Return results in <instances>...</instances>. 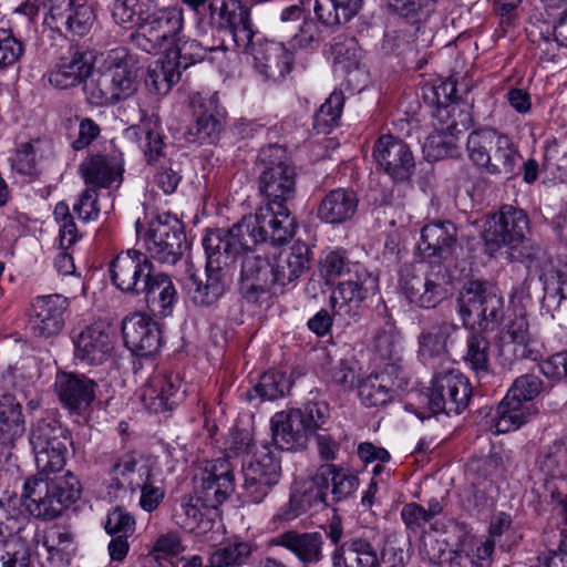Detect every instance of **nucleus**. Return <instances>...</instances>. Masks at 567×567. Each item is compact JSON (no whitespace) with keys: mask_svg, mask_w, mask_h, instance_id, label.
Segmentation results:
<instances>
[{"mask_svg":"<svg viewBox=\"0 0 567 567\" xmlns=\"http://www.w3.org/2000/svg\"><path fill=\"white\" fill-rule=\"evenodd\" d=\"M259 159L264 165L259 190L268 202L230 229L246 237L249 244L284 245L295 236L297 229L296 218L286 206L296 195V169L288 161L286 151L278 145L264 147Z\"/></svg>","mask_w":567,"mask_h":567,"instance_id":"f257e3e1","label":"nucleus"},{"mask_svg":"<svg viewBox=\"0 0 567 567\" xmlns=\"http://www.w3.org/2000/svg\"><path fill=\"white\" fill-rule=\"evenodd\" d=\"M246 237L235 234L233 229L217 228L206 233L203 246L207 256L205 282L192 275L189 295L199 307L215 303L225 291L224 267L235 262L240 251L251 247Z\"/></svg>","mask_w":567,"mask_h":567,"instance_id":"f03ea898","label":"nucleus"},{"mask_svg":"<svg viewBox=\"0 0 567 567\" xmlns=\"http://www.w3.org/2000/svg\"><path fill=\"white\" fill-rule=\"evenodd\" d=\"M355 280L341 281L331 293L332 315L326 310L317 312L309 321L308 327L318 336L329 332L332 322L338 326L348 327L360 319L362 302L370 293L378 289V277L368 271L367 268L357 266L354 268Z\"/></svg>","mask_w":567,"mask_h":567,"instance_id":"7ed1b4c3","label":"nucleus"},{"mask_svg":"<svg viewBox=\"0 0 567 567\" xmlns=\"http://www.w3.org/2000/svg\"><path fill=\"white\" fill-rule=\"evenodd\" d=\"M55 474L38 472L23 483L21 498L32 516L54 519L80 497V482L71 472Z\"/></svg>","mask_w":567,"mask_h":567,"instance_id":"20e7f679","label":"nucleus"},{"mask_svg":"<svg viewBox=\"0 0 567 567\" xmlns=\"http://www.w3.org/2000/svg\"><path fill=\"white\" fill-rule=\"evenodd\" d=\"M461 270L447 264L405 265L400 270V288L406 299L424 309L436 307L453 293Z\"/></svg>","mask_w":567,"mask_h":567,"instance_id":"39448f33","label":"nucleus"},{"mask_svg":"<svg viewBox=\"0 0 567 567\" xmlns=\"http://www.w3.org/2000/svg\"><path fill=\"white\" fill-rule=\"evenodd\" d=\"M29 442L38 472L58 473L63 470L70 436L68 429L58 420L43 417L33 423L29 433Z\"/></svg>","mask_w":567,"mask_h":567,"instance_id":"423d86ee","label":"nucleus"},{"mask_svg":"<svg viewBox=\"0 0 567 567\" xmlns=\"http://www.w3.org/2000/svg\"><path fill=\"white\" fill-rule=\"evenodd\" d=\"M244 493L251 503H261L281 480L279 452L267 443L256 447L249 462L243 464Z\"/></svg>","mask_w":567,"mask_h":567,"instance_id":"0eeeda50","label":"nucleus"},{"mask_svg":"<svg viewBox=\"0 0 567 567\" xmlns=\"http://www.w3.org/2000/svg\"><path fill=\"white\" fill-rule=\"evenodd\" d=\"M529 220L523 209L504 205L488 216L483 225L482 239L485 251L493 255L502 247L515 249L525 239Z\"/></svg>","mask_w":567,"mask_h":567,"instance_id":"6e6552de","label":"nucleus"},{"mask_svg":"<svg viewBox=\"0 0 567 567\" xmlns=\"http://www.w3.org/2000/svg\"><path fill=\"white\" fill-rule=\"evenodd\" d=\"M327 535L336 545L331 555L332 567H382L383 553L368 536H352L341 543L343 535L340 520L332 519Z\"/></svg>","mask_w":567,"mask_h":567,"instance_id":"1a4fd4ad","label":"nucleus"},{"mask_svg":"<svg viewBox=\"0 0 567 567\" xmlns=\"http://www.w3.org/2000/svg\"><path fill=\"white\" fill-rule=\"evenodd\" d=\"M184 23L183 8L177 4L161 8L145 19L136 43L148 53H158L176 41L182 34Z\"/></svg>","mask_w":567,"mask_h":567,"instance_id":"9d476101","label":"nucleus"},{"mask_svg":"<svg viewBox=\"0 0 567 567\" xmlns=\"http://www.w3.org/2000/svg\"><path fill=\"white\" fill-rule=\"evenodd\" d=\"M358 486L357 475L348 470L333 464L321 465L305 493V503L309 507L319 502L331 505L351 497Z\"/></svg>","mask_w":567,"mask_h":567,"instance_id":"9b49d317","label":"nucleus"},{"mask_svg":"<svg viewBox=\"0 0 567 567\" xmlns=\"http://www.w3.org/2000/svg\"><path fill=\"white\" fill-rule=\"evenodd\" d=\"M240 49L251 55L254 71L264 82L279 83L293 69V53L282 42L252 38L247 48Z\"/></svg>","mask_w":567,"mask_h":567,"instance_id":"f8f14e48","label":"nucleus"},{"mask_svg":"<svg viewBox=\"0 0 567 567\" xmlns=\"http://www.w3.org/2000/svg\"><path fill=\"white\" fill-rule=\"evenodd\" d=\"M156 274L148 257L136 249L120 252L111 262V280L121 291L140 297Z\"/></svg>","mask_w":567,"mask_h":567,"instance_id":"ddd939ff","label":"nucleus"},{"mask_svg":"<svg viewBox=\"0 0 567 567\" xmlns=\"http://www.w3.org/2000/svg\"><path fill=\"white\" fill-rule=\"evenodd\" d=\"M185 235L176 217L159 215L151 221L144 236V246L152 258L164 264H176L182 254Z\"/></svg>","mask_w":567,"mask_h":567,"instance_id":"4468645a","label":"nucleus"},{"mask_svg":"<svg viewBox=\"0 0 567 567\" xmlns=\"http://www.w3.org/2000/svg\"><path fill=\"white\" fill-rule=\"evenodd\" d=\"M234 491V465L229 457H219L206 464L194 495L204 508L216 511Z\"/></svg>","mask_w":567,"mask_h":567,"instance_id":"2eb2a0df","label":"nucleus"},{"mask_svg":"<svg viewBox=\"0 0 567 567\" xmlns=\"http://www.w3.org/2000/svg\"><path fill=\"white\" fill-rule=\"evenodd\" d=\"M408 377L398 363H386L360 381L358 392L361 402L369 408L383 406L391 402L399 391L408 386Z\"/></svg>","mask_w":567,"mask_h":567,"instance_id":"dca6fc26","label":"nucleus"},{"mask_svg":"<svg viewBox=\"0 0 567 567\" xmlns=\"http://www.w3.org/2000/svg\"><path fill=\"white\" fill-rule=\"evenodd\" d=\"M377 165L394 182L409 181L415 169V159L408 143L386 134L378 138L373 147Z\"/></svg>","mask_w":567,"mask_h":567,"instance_id":"f3484780","label":"nucleus"},{"mask_svg":"<svg viewBox=\"0 0 567 567\" xmlns=\"http://www.w3.org/2000/svg\"><path fill=\"white\" fill-rule=\"evenodd\" d=\"M68 308L69 300L62 295L35 297L31 303L30 330L39 338H50L59 334L63 329L64 315Z\"/></svg>","mask_w":567,"mask_h":567,"instance_id":"a211bd4d","label":"nucleus"},{"mask_svg":"<svg viewBox=\"0 0 567 567\" xmlns=\"http://www.w3.org/2000/svg\"><path fill=\"white\" fill-rule=\"evenodd\" d=\"M96 61L94 51L83 48H71L60 58L49 74V82L56 89L66 90L84 82L93 72Z\"/></svg>","mask_w":567,"mask_h":567,"instance_id":"6ab92c4d","label":"nucleus"},{"mask_svg":"<svg viewBox=\"0 0 567 567\" xmlns=\"http://www.w3.org/2000/svg\"><path fill=\"white\" fill-rule=\"evenodd\" d=\"M53 155L52 142L47 137H34L17 144L11 157V172L24 181L32 182L43 172V162Z\"/></svg>","mask_w":567,"mask_h":567,"instance_id":"aec40b11","label":"nucleus"},{"mask_svg":"<svg viewBox=\"0 0 567 567\" xmlns=\"http://www.w3.org/2000/svg\"><path fill=\"white\" fill-rule=\"evenodd\" d=\"M210 14L220 28L231 32L237 48H247L255 38L250 24V12L240 0H213Z\"/></svg>","mask_w":567,"mask_h":567,"instance_id":"412c9836","label":"nucleus"},{"mask_svg":"<svg viewBox=\"0 0 567 567\" xmlns=\"http://www.w3.org/2000/svg\"><path fill=\"white\" fill-rule=\"evenodd\" d=\"M122 333L125 346L136 355H153L162 346L159 327L144 313L126 317L122 323Z\"/></svg>","mask_w":567,"mask_h":567,"instance_id":"4be33fe9","label":"nucleus"},{"mask_svg":"<svg viewBox=\"0 0 567 567\" xmlns=\"http://www.w3.org/2000/svg\"><path fill=\"white\" fill-rule=\"evenodd\" d=\"M29 529L24 516L8 517L0 524V534L7 538L0 551V567H31L30 545L24 536Z\"/></svg>","mask_w":567,"mask_h":567,"instance_id":"5701e85b","label":"nucleus"},{"mask_svg":"<svg viewBox=\"0 0 567 567\" xmlns=\"http://www.w3.org/2000/svg\"><path fill=\"white\" fill-rule=\"evenodd\" d=\"M114 349V336L110 327L95 323L86 327L75 341V358L89 365L107 361Z\"/></svg>","mask_w":567,"mask_h":567,"instance_id":"b1692460","label":"nucleus"},{"mask_svg":"<svg viewBox=\"0 0 567 567\" xmlns=\"http://www.w3.org/2000/svg\"><path fill=\"white\" fill-rule=\"evenodd\" d=\"M54 386L64 408L82 413L94 401L97 384L84 374L60 372L55 377Z\"/></svg>","mask_w":567,"mask_h":567,"instance_id":"393cba45","label":"nucleus"},{"mask_svg":"<svg viewBox=\"0 0 567 567\" xmlns=\"http://www.w3.org/2000/svg\"><path fill=\"white\" fill-rule=\"evenodd\" d=\"M271 432L275 444L286 451L303 449L311 434L299 409L277 412L271 417Z\"/></svg>","mask_w":567,"mask_h":567,"instance_id":"a878e982","label":"nucleus"},{"mask_svg":"<svg viewBox=\"0 0 567 567\" xmlns=\"http://www.w3.org/2000/svg\"><path fill=\"white\" fill-rule=\"evenodd\" d=\"M310 247L301 241L293 243L275 258L271 282L282 287L295 282L310 268Z\"/></svg>","mask_w":567,"mask_h":567,"instance_id":"bb28decb","label":"nucleus"},{"mask_svg":"<svg viewBox=\"0 0 567 567\" xmlns=\"http://www.w3.org/2000/svg\"><path fill=\"white\" fill-rule=\"evenodd\" d=\"M182 381L176 373L155 375L143 390L142 399L155 413L173 410L183 399Z\"/></svg>","mask_w":567,"mask_h":567,"instance_id":"cd10ccee","label":"nucleus"},{"mask_svg":"<svg viewBox=\"0 0 567 567\" xmlns=\"http://www.w3.org/2000/svg\"><path fill=\"white\" fill-rule=\"evenodd\" d=\"M504 347L509 348L516 359L536 362L543 358L544 344L529 331V323L525 316L516 317L507 324Z\"/></svg>","mask_w":567,"mask_h":567,"instance_id":"c85d7f7f","label":"nucleus"},{"mask_svg":"<svg viewBox=\"0 0 567 567\" xmlns=\"http://www.w3.org/2000/svg\"><path fill=\"white\" fill-rule=\"evenodd\" d=\"M458 375L452 370L435 377L433 386L426 393L421 394L422 402L426 403L434 414L444 412L447 415H457L461 411L457 401Z\"/></svg>","mask_w":567,"mask_h":567,"instance_id":"c756f323","label":"nucleus"},{"mask_svg":"<svg viewBox=\"0 0 567 567\" xmlns=\"http://www.w3.org/2000/svg\"><path fill=\"white\" fill-rule=\"evenodd\" d=\"M152 315L167 318L178 302V292L169 275L156 271L142 295Z\"/></svg>","mask_w":567,"mask_h":567,"instance_id":"7c9ffc66","label":"nucleus"},{"mask_svg":"<svg viewBox=\"0 0 567 567\" xmlns=\"http://www.w3.org/2000/svg\"><path fill=\"white\" fill-rule=\"evenodd\" d=\"M153 463L143 454L130 451L120 455L111 468V475L120 487L136 492L143 480L153 474Z\"/></svg>","mask_w":567,"mask_h":567,"instance_id":"2f4dec72","label":"nucleus"},{"mask_svg":"<svg viewBox=\"0 0 567 567\" xmlns=\"http://www.w3.org/2000/svg\"><path fill=\"white\" fill-rule=\"evenodd\" d=\"M323 537L318 532L299 533L287 530L272 539L275 546L291 551L302 564L315 565L323 558Z\"/></svg>","mask_w":567,"mask_h":567,"instance_id":"473e14b6","label":"nucleus"},{"mask_svg":"<svg viewBox=\"0 0 567 567\" xmlns=\"http://www.w3.org/2000/svg\"><path fill=\"white\" fill-rule=\"evenodd\" d=\"M358 205L359 198L353 189L336 188L320 200L317 217L327 224H342L355 215Z\"/></svg>","mask_w":567,"mask_h":567,"instance_id":"72a5a7b5","label":"nucleus"},{"mask_svg":"<svg viewBox=\"0 0 567 567\" xmlns=\"http://www.w3.org/2000/svg\"><path fill=\"white\" fill-rule=\"evenodd\" d=\"M457 228L450 221H435L425 225L421 231L417 249L423 257H441L446 260L456 245Z\"/></svg>","mask_w":567,"mask_h":567,"instance_id":"f704fd0d","label":"nucleus"},{"mask_svg":"<svg viewBox=\"0 0 567 567\" xmlns=\"http://www.w3.org/2000/svg\"><path fill=\"white\" fill-rule=\"evenodd\" d=\"M79 172L86 187L109 188L122 181L123 167L115 158L93 155L80 164Z\"/></svg>","mask_w":567,"mask_h":567,"instance_id":"c9c22d12","label":"nucleus"},{"mask_svg":"<svg viewBox=\"0 0 567 567\" xmlns=\"http://www.w3.org/2000/svg\"><path fill=\"white\" fill-rule=\"evenodd\" d=\"M217 103L216 93L204 94L198 92L192 95L190 106L195 117V123L188 132L193 136L192 141L203 143L217 133L219 125L216 118Z\"/></svg>","mask_w":567,"mask_h":567,"instance_id":"e433bc0d","label":"nucleus"},{"mask_svg":"<svg viewBox=\"0 0 567 567\" xmlns=\"http://www.w3.org/2000/svg\"><path fill=\"white\" fill-rule=\"evenodd\" d=\"M214 509H207L202 506V501L195 495L184 496L179 506L173 515L177 526L188 533L204 535L213 529L215 519L212 516Z\"/></svg>","mask_w":567,"mask_h":567,"instance_id":"4c0bfd02","label":"nucleus"},{"mask_svg":"<svg viewBox=\"0 0 567 567\" xmlns=\"http://www.w3.org/2000/svg\"><path fill=\"white\" fill-rule=\"evenodd\" d=\"M537 412L533 403H522L506 394L494 414L495 433L503 434L516 431L528 423Z\"/></svg>","mask_w":567,"mask_h":567,"instance_id":"58836bf2","label":"nucleus"},{"mask_svg":"<svg viewBox=\"0 0 567 567\" xmlns=\"http://www.w3.org/2000/svg\"><path fill=\"white\" fill-rule=\"evenodd\" d=\"M118 102L133 96L138 87V68L128 55L117 58L105 69Z\"/></svg>","mask_w":567,"mask_h":567,"instance_id":"ea45409f","label":"nucleus"},{"mask_svg":"<svg viewBox=\"0 0 567 567\" xmlns=\"http://www.w3.org/2000/svg\"><path fill=\"white\" fill-rule=\"evenodd\" d=\"M440 121L442 123L436 128V133L431 134L423 145V152L429 161L458 156L457 121L455 118L446 123L443 120Z\"/></svg>","mask_w":567,"mask_h":567,"instance_id":"a19ab883","label":"nucleus"},{"mask_svg":"<svg viewBox=\"0 0 567 567\" xmlns=\"http://www.w3.org/2000/svg\"><path fill=\"white\" fill-rule=\"evenodd\" d=\"M457 326L442 322L423 330L419 336V357L425 363L443 358L447 352L449 339L456 334Z\"/></svg>","mask_w":567,"mask_h":567,"instance_id":"79ce46f5","label":"nucleus"},{"mask_svg":"<svg viewBox=\"0 0 567 567\" xmlns=\"http://www.w3.org/2000/svg\"><path fill=\"white\" fill-rule=\"evenodd\" d=\"M489 295L487 282L470 280L463 286V324L474 326L487 321V303Z\"/></svg>","mask_w":567,"mask_h":567,"instance_id":"37998d69","label":"nucleus"},{"mask_svg":"<svg viewBox=\"0 0 567 567\" xmlns=\"http://www.w3.org/2000/svg\"><path fill=\"white\" fill-rule=\"evenodd\" d=\"M536 463L548 481H567V437L543 446Z\"/></svg>","mask_w":567,"mask_h":567,"instance_id":"c03bdc74","label":"nucleus"},{"mask_svg":"<svg viewBox=\"0 0 567 567\" xmlns=\"http://www.w3.org/2000/svg\"><path fill=\"white\" fill-rule=\"evenodd\" d=\"M25 420L22 406L11 394L0 396V443L12 445L14 441L23 435Z\"/></svg>","mask_w":567,"mask_h":567,"instance_id":"a18cd8bd","label":"nucleus"},{"mask_svg":"<svg viewBox=\"0 0 567 567\" xmlns=\"http://www.w3.org/2000/svg\"><path fill=\"white\" fill-rule=\"evenodd\" d=\"M126 134L137 137L148 163L157 162L164 155V136L157 118H143L140 124L127 128Z\"/></svg>","mask_w":567,"mask_h":567,"instance_id":"49530a36","label":"nucleus"},{"mask_svg":"<svg viewBox=\"0 0 567 567\" xmlns=\"http://www.w3.org/2000/svg\"><path fill=\"white\" fill-rule=\"evenodd\" d=\"M457 84V79L450 76L439 85L423 87L424 100L437 106V117L440 120L449 118L458 109Z\"/></svg>","mask_w":567,"mask_h":567,"instance_id":"de8ad7c7","label":"nucleus"},{"mask_svg":"<svg viewBox=\"0 0 567 567\" xmlns=\"http://www.w3.org/2000/svg\"><path fill=\"white\" fill-rule=\"evenodd\" d=\"M219 47H206L195 39L179 35L174 43L168 47L167 56L176 63L181 71L202 62L206 59L208 52H215Z\"/></svg>","mask_w":567,"mask_h":567,"instance_id":"09e8293b","label":"nucleus"},{"mask_svg":"<svg viewBox=\"0 0 567 567\" xmlns=\"http://www.w3.org/2000/svg\"><path fill=\"white\" fill-rule=\"evenodd\" d=\"M257 244L239 252L237 258L243 255L241 259V280L249 284V287L255 290L264 291L271 282L272 265L260 256L249 252V250Z\"/></svg>","mask_w":567,"mask_h":567,"instance_id":"8fccbe9b","label":"nucleus"},{"mask_svg":"<svg viewBox=\"0 0 567 567\" xmlns=\"http://www.w3.org/2000/svg\"><path fill=\"white\" fill-rule=\"evenodd\" d=\"M526 32L534 56L544 62H554L564 44L558 41V37L554 35L551 25L546 22L533 23Z\"/></svg>","mask_w":567,"mask_h":567,"instance_id":"3c124183","label":"nucleus"},{"mask_svg":"<svg viewBox=\"0 0 567 567\" xmlns=\"http://www.w3.org/2000/svg\"><path fill=\"white\" fill-rule=\"evenodd\" d=\"M520 159L522 155L512 138L504 133L497 132L487 173L513 175Z\"/></svg>","mask_w":567,"mask_h":567,"instance_id":"603ef678","label":"nucleus"},{"mask_svg":"<svg viewBox=\"0 0 567 567\" xmlns=\"http://www.w3.org/2000/svg\"><path fill=\"white\" fill-rule=\"evenodd\" d=\"M497 132V130L488 127L474 130L466 141V151L470 161L475 166L484 168L486 172L492 161Z\"/></svg>","mask_w":567,"mask_h":567,"instance_id":"864d4df0","label":"nucleus"},{"mask_svg":"<svg viewBox=\"0 0 567 567\" xmlns=\"http://www.w3.org/2000/svg\"><path fill=\"white\" fill-rule=\"evenodd\" d=\"M491 343L485 334L480 332H471L467 338V352L463 357L465 363L474 372L478 382L489 373Z\"/></svg>","mask_w":567,"mask_h":567,"instance_id":"5fc2aeb1","label":"nucleus"},{"mask_svg":"<svg viewBox=\"0 0 567 567\" xmlns=\"http://www.w3.org/2000/svg\"><path fill=\"white\" fill-rule=\"evenodd\" d=\"M465 388L468 392L465 393L463 400V409H468V414L465 417L466 422L471 425L477 426L478 431H487L494 429V415H492V408L483 403L484 395L480 390H475L468 381L465 382Z\"/></svg>","mask_w":567,"mask_h":567,"instance_id":"6e6d98bb","label":"nucleus"},{"mask_svg":"<svg viewBox=\"0 0 567 567\" xmlns=\"http://www.w3.org/2000/svg\"><path fill=\"white\" fill-rule=\"evenodd\" d=\"M182 71L176 63L165 55L150 66L145 84L156 94H167L173 84L179 80Z\"/></svg>","mask_w":567,"mask_h":567,"instance_id":"4d7b16f0","label":"nucleus"},{"mask_svg":"<svg viewBox=\"0 0 567 567\" xmlns=\"http://www.w3.org/2000/svg\"><path fill=\"white\" fill-rule=\"evenodd\" d=\"M443 504L437 498H431L427 507L417 503H408L401 509V518L405 527L413 533H421L425 525L443 512Z\"/></svg>","mask_w":567,"mask_h":567,"instance_id":"13d9d810","label":"nucleus"},{"mask_svg":"<svg viewBox=\"0 0 567 567\" xmlns=\"http://www.w3.org/2000/svg\"><path fill=\"white\" fill-rule=\"evenodd\" d=\"M289 389V381L285 373L280 371H268L264 373L258 383L247 392L246 396L248 401L255 398L261 400H276L285 395Z\"/></svg>","mask_w":567,"mask_h":567,"instance_id":"bf43d9fd","label":"nucleus"},{"mask_svg":"<svg viewBox=\"0 0 567 567\" xmlns=\"http://www.w3.org/2000/svg\"><path fill=\"white\" fill-rule=\"evenodd\" d=\"M357 266H361L359 262L351 264L349 262L346 251L343 250H331L323 255L320 260V274L327 280H333L337 277L347 274L349 278L347 280L353 279L355 280L354 268ZM363 268H365L363 266Z\"/></svg>","mask_w":567,"mask_h":567,"instance_id":"052dcab7","label":"nucleus"},{"mask_svg":"<svg viewBox=\"0 0 567 567\" xmlns=\"http://www.w3.org/2000/svg\"><path fill=\"white\" fill-rule=\"evenodd\" d=\"M252 547L247 542H234L216 549L209 557L216 567H239L251 555Z\"/></svg>","mask_w":567,"mask_h":567,"instance_id":"680f3d73","label":"nucleus"},{"mask_svg":"<svg viewBox=\"0 0 567 567\" xmlns=\"http://www.w3.org/2000/svg\"><path fill=\"white\" fill-rule=\"evenodd\" d=\"M84 90L86 99L92 105L107 106L118 102L105 70L86 83Z\"/></svg>","mask_w":567,"mask_h":567,"instance_id":"e2e57ef3","label":"nucleus"},{"mask_svg":"<svg viewBox=\"0 0 567 567\" xmlns=\"http://www.w3.org/2000/svg\"><path fill=\"white\" fill-rule=\"evenodd\" d=\"M54 219L59 224V247L70 249L79 239L78 227L70 207L65 202H59L54 207Z\"/></svg>","mask_w":567,"mask_h":567,"instance_id":"0e129e2a","label":"nucleus"},{"mask_svg":"<svg viewBox=\"0 0 567 567\" xmlns=\"http://www.w3.org/2000/svg\"><path fill=\"white\" fill-rule=\"evenodd\" d=\"M544 390L545 383L537 374L526 373L514 380L506 394L522 403H530Z\"/></svg>","mask_w":567,"mask_h":567,"instance_id":"69168bd1","label":"nucleus"},{"mask_svg":"<svg viewBox=\"0 0 567 567\" xmlns=\"http://www.w3.org/2000/svg\"><path fill=\"white\" fill-rule=\"evenodd\" d=\"M29 530L24 534H32V540L34 545L42 546L45 548L54 549H71L73 542L72 534L63 530L58 526H52L43 530H32V526L29 524Z\"/></svg>","mask_w":567,"mask_h":567,"instance_id":"338daca9","label":"nucleus"},{"mask_svg":"<svg viewBox=\"0 0 567 567\" xmlns=\"http://www.w3.org/2000/svg\"><path fill=\"white\" fill-rule=\"evenodd\" d=\"M94 18V12L90 4L76 1L61 23L72 33L83 35L90 31Z\"/></svg>","mask_w":567,"mask_h":567,"instance_id":"774afa93","label":"nucleus"}]
</instances>
